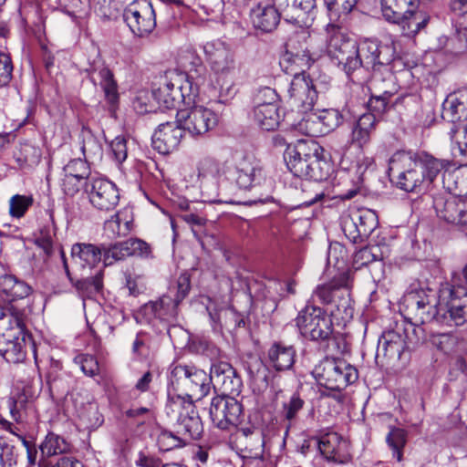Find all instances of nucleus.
<instances>
[{"instance_id":"f257e3e1","label":"nucleus","mask_w":467,"mask_h":467,"mask_svg":"<svg viewBox=\"0 0 467 467\" xmlns=\"http://www.w3.org/2000/svg\"><path fill=\"white\" fill-rule=\"evenodd\" d=\"M405 303L410 314L421 324L436 321L442 326L458 327L467 322V287L460 277L439 294L429 287L412 290Z\"/></svg>"},{"instance_id":"f03ea898","label":"nucleus","mask_w":467,"mask_h":467,"mask_svg":"<svg viewBox=\"0 0 467 467\" xmlns=\"http://www.w3.org/2000/svg\"><path fill=\"white\" fill-rule=\"evenodd\" d=\"M444 167V161L427 153L400 150L392 155L389 174L399 189L413 192L432 182Z\"/></svg>"},{"instance_id":"7ed1b4c3","label":"nucleus","mask_w":467,"mask_h":467,"mask_svg":"<svg viewBox=\"0 0 467 467\" xmlns=\"http://www.w3.org/2000/svg\"><path fill=\"white\" fill-rule=\"evenodd\" d=\"M319 146L313 140H298L288 147L285 160L288 170L296 177L322 182L329 174V164L320 159Z\"/></svg>"},{"instance_id":"20e7f679","label":"nucleus","mask_w":467,"mask_h":467,"mask_svg":"<svg viewBox=\"0 0 467 467\" xmlns=\"http://www.w3.org/2000/svg\"><path fill=\"white\" fill-rule=\"evenodd\" d=\"M419 0H380L383 17L401 26L402 34L414 36L424 28L430 17L422 12H416Z\"/></svg>"},{"instance_id":"39448f33","label":"nucleus","mask_w":467,"mask_h":467,"mask_svg":"<svg viewBox=\"0 0 467 467\" xmlns=\"http://www.w3.org/2000/svg\"><path fill=\"white\" fill-rule=\"evenodd\" d=\"M154 99L164 109H175L181 102L190 103L197 95L189 77L182 72H168L160 86L153 89Z\"/></svg>"},{"instance_id":"423d86ee","label":"nucleus","mask_w":467,"mask_h":467,"mask_svg":"<svg viewBox=\"0 0 467 467\" xmlns=\"http://www.w3.org/2000/svg\"><path fill=\"white\" fill-rule=\"evenodd\" d=\"M313 376L326 389L340 391L358 378L357 369L343 359L326 358L313 369Z\"/></svg>"},{"instance_id":"0eeeda50","label":"nucleus","mask_w":467,"mask_h":467,"mask_svg":"<svg viewBox=\"0 0 467 467\" xmlns=\"http://www.w3.org/2000/svg\"><path fill=\"white\" fill-rule=\"evenodd\" d=\"M355 49L354 58L349 63L353 72L359 67L377 70L380 67L388 66L395 57L392 45H382L374 39H364L356 43Z\"/></svg>"},{"instance_id":"6e6552de","label":"nucleus","mask_w":467,"mask_h":467,"mask_svg":"<svg viewBox=\"0 0 467 467\" xmlns=\"http://www.w3.org/2000/svg\"><path fill=\"white\" fill-rule=\"evenodd\" d=\"M170 380L174 389L197 400L205 397L210 391L209 375L195 367L174 366Z\"/></svg>"},{"instance_id":"1a4fd4ad","label":"nucleus","mask_w":467,"mask_h":467,"mask_svg":"<svg viewBox=\"0 0 467 467\" xmlns=\"http://www.w3.org/2000/svg\"><path fill=\"white\" fill-rule=\"evenodd\" d=\"M301 335L312 340H325L333 331L331 318L318 306L306 305L295 319Z\"/></svg>"},{"instance_id":"9d476101","label":"nucleus","mask_w":467,"mask_h":467,"mask_svg":"<svg viewBox=\"0 0 467 467\" xmlns=\"http://www.w3.org/2000/svg\"><path fill=\"white\" fill-rule=\"evenodd\" d=\"M176 119L177 123L192 137L205 135L218 123L217 114L202 105L179 109Z\"/></svg>"},{"instance_id":"9b49d317","label":"nucleus","mask_w":467,"mask_h":467,"mask_svg":"<svg viewBox=\"0 0 467 467\" xmlns=\"http://www.w3.org/2000/svg\"><path fill=\"white\" fill-rule=\"evenodd\" d=\"M327 32V54L338 66H342L344 71L349 76L353 73L350 67V60H353L356 49V42L348 37L341 31L340 27L336 24H328L326 28Z\"/></svg>"},{"instance_id":"f8f14e48","label":"nucleus","mask_w":467,"mask_h":467,"mask_svg":"<svg viewBox=\"0 0 467 467\" xmlns=\"http://www.w3.org/2000/svg\"><path fill=\"white\" fill-rule=\"evenodd\" d=\"M123 20L130 31L138 36H144L156 26V14L150 0H136L123 11Z\"/></svg>"},{"instance_id":"ddd939ff","label":"nucleus","mask_w":467,"mask_h":467,"mask_svg":"<svg viewBox=\"0 0 467 467\" xmlns=\"http://www.w3.org/2000/svg\"><path fill=\"white\" fill-rule=\"evenodd\" d=\"M226 172L223 164L211 157L201 159L197 163V174L191 182L199 183L202 194L207 202H218V179Z\"/></svg>"},{"instance_id":"4468645a","label":"nucleus","mask_w":467,"mask_h":467,"mask_svg":"<svg viewBox=\"0 0 467 467\" xmlns=\"http://www.w3.org/2000/svg\"><path fill=\"white\" fill-rule=\"evenodd\" d=\"M85 192L90 204L98 211L110 212L119 204V189L106 178L91 177L86 182Z\"/></svg>"},{"instance_id":"2eb2a0df","label":"nucleus","mask_w":467,"mask_h":467,"mask_svg":"<svg viewBox=\"0 0 467 467\" xmlns=\"http://www.w3.org/2000/svg\"><path fill=\"white\" fill-rule=\"evenodd\" d=\"M203 52L208 66L217 77V81L234 71V54L226 43L221 40L209 41L204 44Z\"/></svg>"},{"instance_id":"dca6fc26","label":"nucleus","mask_w":467,"mask_h":467,"mask_svg":"<svg viewBox=\"0 0 467 467\" xmlns=\"http://www.w3.org/2000/svg\"><path fill=\"white\" fill-rule=\"evenodd\" d=\"M317 82L304 72L296 74L287 89V102L301 112L311 109L317 98Z\"/></svg>"},{"instance_id":"f3484780","label":"nucleus","mask_w":467,"mask_h":467,"mask_svg":"<svg viewBox=\"0 0 467 467\" xmlns=\"http://www.w3.org/2000/svg\"><path fill=\"white\" fill-rule=\"evenodd\" d=\"M241 412V404L234 398L225 396L213 398L209 409L213 425L221 430H229L235 426Z\"/></svg>"},{"instance_id":"a211bd4d","label":"nucleus","mask_w":467,"mask_h":467,"mask_svg":"<svg viewBox=\"0 0 467 467\" xmlns=\"http://www.w3.org/2000/svg\"><path fill=\"white\" fill-rule=\"evenodd\" d=\"M209 381L213 383L215 389L221 391L222 396L234 398L242 391V379L227 362H217L212 365Z\"/></svg>"},{"instance_id":"6ab92c4d","label":"nucleus","mask_w":467,"mask_h":467,"mask_svg":"<svg viewBox=\"0 0 467 467\" xmlns=\"http://www.w3.org/2000/svg\"><path fill=\"white\" fill-rule=\"evenodd\" d=\"M433 206L439 218L467 232V202L455 196L435 197Z\"/></svg>"},{"instance_id":"aec40b11","label":"nucleus","mask_w":467,"mask_h":467,"mask_svg":"<svg viewBox=\"0 0 467 467\" xmlns=\"http://www.w3.org/2000/svg\"><path fill=\"white\" fill-rule=\"evenodd\" d=\"M320 453L329 462L344 464L350 461L349 444L337 432H327L317 440Z\"/></svg>"},{"instance_id":"412c9836","label":"nucleus","mask_w":467,"mask_h":467,"mask_svg":"<svg viewBox=\"0 0 467 467\" xmlns=\"http://www.w3.org/2000/svg\"><path fill=\"white\" fill-rule=\"evenodd\" d=\"M225 179L241 190H248L262 177L261 168L251 160L244 158L224 172Z\"/></svg>"},{"instance_id":"4be33fe9","label":"nucleus","mask_w":467,"mask_h":467,"mask_svg":"<svg viewBox=\"0 0 467 467\" xmlns=\"http://www.w3.org/2000/svg\"><path fill=\"white\" fill-rule=\"evenodd\" d=\"M183 129L175 122L160 124L152 136V146L161 154L175 150L182 139Z\"/></svg>"},{"instance_id":"5701e85b","label":"nucleus","mask_w":467,"mask_h":467,"mask_svg":"<svg viewBox=\"0 0 467 467\" xmlns=\"http://www.w3.org/2000/svg\"><path fill=\"white\" fill-rule=\"evenodd\" d=\"M178 306L171 296L164 295L142 306L140 314L148 323L155 320L170 322L176 317Z\"/></svg>"},{"instance_id":"b1692460","label":"nucleus","mask_w":467,"mask_h":467,"mask_svg":"<svg viewBox=\"0 0 467 467\" xmlns=\"http://www.w3.org/2000/svg\"><path fill=\"white\" fill-rule=\"evenodd\" d=\"M286 21L306 26L316 6V0H275Z\"/></svg>"},{"instance_id":"393cba45","label":"nucleus","mask_w":467,"mask_h":467,"mask_svg":"<svg viewBox=\"0 0 467 467\" xmlns=\"http://www.w3.org/2000/svg\"><path fill=\"white\" fill-rule=\"evenodd\" d=\"M236 446L250 458H260L264 453L263 431L255 427H243L235 433Z\"/></svg>"},{"instance_id":"a878e982","label":"nucleus","mask_w":467,"mask_h":467,"mask_svg":"<svg viewBox=\"0 0 467 467\" xmlns=\"http://www.w3.org/2000/svg\"><path fill=\"white\" fill-rule=\"evenodd\" d=\"M90 80L94 84H99L105 94V99L114 106L119 101L118 84L114 78L112 71L104 64L92 67L88 70Z\"/></svg>"},{"instance_id":"bb28decb","label":"nucleus","mask_w":467,"mask_h":467,"mask_svg":"<svg viewBox=\"0 0 467 467\" xmlns=\"http://www.w3.org/2000/svg\"><path fill=\"white\" fill-rule=\"evenodd\" d=\"M283 16L278 6L269 3H259L251 10V21L256 29L272 32L276 28Z\"/></svg>"},{"instance_id":"cd10ccee","label":"nucleus","mask_w":467,"mask_h":467,"mask_svg":"<svg viewBox=\"0 0 467 467\" xmlns=\"http://www.w3.org/2000/svg\"><path fill=\"white\" fill-rule=\"evenodd\" d=\"M441 116L452 123L467 119V87L447 96L442 104Z\"/></svg>"},{"instance_id":"c85d7f7f","label":"nucleus","mask_w":467,"mask_h":467,"mask_svg":"<svg viewBox=\"0 0 467 467\" xmlns=\"http://www.w3.org/2000/svg\"><path fill=\"white\" fill-rule=\"evenodd\" d=\"M308 38V31L301 30L290 37L286 43L287 52L291 54L294 62H298L302 67H308L316 56L307 42Z\"/></svg>"},{"instance_id":"c756f323","label":"nucleus","mask_w":467,"mask_h":467,"mask_svg":"<svg viewBox=\"0 0 467 467\" xmlns=\"http://www.w3.org/2000/svg\"><path fill=\"white\" fill-rule=\"evenodd\" d=\"M59 254L61 256L63 266L66 272L67 276L68 277L71 284L75 286L78 293L82 297H90L94 294L100 291L103 286V271L101 269L97 270L96 273L91 276L83 277L76 282L73 281L71 277L70 271L68 268V265L67 262V258L65 253L61 247L58 248Z\"/></svg>"},{"instance_id":"7c9ffc66","label":"nucleus","mask_w":467,"mask_h":467,"mask_svg":"<svg viewBox=\"0 0 467 467\" xmlns=\"http://www.w3.org/2000/svg\"><path fill=\"white\" fill-rule=\"evenodd\" d=\"M296 358V350L293 346L282 342H275L267 351L266 362L268 366L277 371L290 369Z\"/></svg>"},{"instance_id":"2f4dec72","label":"nucleus","mask_w":467,"mask_h":467,"mask_svg":"<svg viewBox=\"0 0 467 467\" xmlns=\"http://www.w3.org/2000/svg\"><path fill=\"white\" fill-rule=\"evenodd\" d=\"M350 284V272L344 270L335 275L328 283L317 285L312 296L317 298L320 303L327 305L332 302L337 291L349 287Z\"/></svg>"},{"instance_id":"473e14b6","label":"nucleus","mask_w":467,"mask_h":467,"mask_svg":"<svg viewBox=\"0 0 467 467\" xmlns=\"http://www.w3.org/2000/svg\"><path fill=\"white\" fill-rule=\"evenodd\" d=\"M71 257L82 268H93L100 263L102 250L92 244L77 243L72 245Z\"/></svg>"},{"instance_id":"72a5a7b5","label":"nucleus","mask_w":467,"mask_h":467,"mask_svg":"<svg viewBox=\"0 0 467 467\" xmlns=\"http://www.w3.org/2000/svg\"><path fill=\"white\" fill-rule=\"evenodd\" d=\"M32 288L16 276L5 275L0 277V294L5 301L12 302L27 297Z\"/></svg>"},{"instance_id":"f704fd0d","label":"nucleus","mask_w":467,"mask_h":467,"mask_svg":"<svg viewBox=\"0 0 467 467\" xmlns=\"http://www.w3.org/2000/svg\"><path fill=\"white\" fill-rule=\"evenodd\" d=\"M443 187L452 195L467 197V165H462L442 175Z\"/></svg>"},{"instance_id":"c9c22d12","label":"nucleus","mask_w":467,"mask_h":467,"mask_svg":"<svg viewBox=\"0 0 467 467\" xmlns=\"http://www.w3.org/2000/svg\"><path fill=\"white\" fill-rule=\"evenodd\" d=\"M0 331L9 335H23L24 332H26L24 313L14 306H0Z\"/></svg>"},{"instance_id":"e433bc0d","label":"nucleus","mask_w":467,"mask_h":467,"mask_svg":"<svg viewBox=\"0 0 467 467\" xmlns=\"http://www.w3.org/2000/svg\"><path fill=\"white\" fill-rule=\"evenodd\" d=\"M377 118L373 113H365L357 120L351 133V142L362 149L369 140L375 130Z\"/></svg>"},{"instance_id":"4c0bfd02","label":"nucleus","mask_w":467,"mask_h":467,"mask_svg":"<svg viewBox=\"0 0 467 467\" xmlns=\"http://www.w3.org/2000/svg\"><path fill=\"white\" fill-rule=\"evenodd\" d=\"M253 119L262 130H275L280 123L278 106L255 105L253 109Z\"/></svg>"},{"instance_id":"58836bf2","label":"nucleus","mask_w":467,"mask_h":467,"mask_svg":"<svg viewBox=\"0 0 467 467\" xmlns=\"http://www.w3.org/2000/svg\"><path fill=\"white\" fill-rule=\"evenodd\" d=\"M31 342V336L26 332L23 335H14L11 340H7L0 355L10 363H18L25 358V348Z\"/></svg>"},{"instance_id":"ea45409f","label":"nucleus","mask_w":467,"mask_h":467,"mask_svg":"<svg viewBox=\"0 0 467 467\" xmlns=\"http://www.w3.org/2000/svg\"><path fill=\"white\" fill-rule=\"evenodd\" d=\"M192 397L186 394H169L168 401L166 404V413L173 420H178L183 414L192 413L195 406L192 401Z\"/></svg>"},{"instance_id":"a19ab883","label":"nucleus","mask_w":467,"mask_h":467,"mask_svg":"<svg viewBox=\"0 0 467 467\" xmlns=\"http://www.w3.org/2000/svg\"><path fill=\"white\" fill-rule=\"evenodd\" d=\"M80 150L84 156V161H96L102 157V146L92 131L86 127L81 129L79 133Z\"/></svg>"},{"instance_id":"79ce46f5","label":"nucleus","mask_w":467,"mask_h":467,"mask_svg":"<svg viewBox=\"0 0 467 467\" xmlns=\"http://www.w3.org/2000/svg\"><path fill=\"white\" fill-rule=\"evenodd\" d=\"M403 350L404 341L395 331H388L379 339L378 353L382 351L386 357H400Z\"/></svg>"},{"instance_id":"37998d69","label":"nucleus","mask_w":467,"mask_h":467,"mask_svg":"<svg viewBox=\"0 0 467 467\" xmlns=\"http://www.w3.org/2000/svg\"><path fill=\"white\" fill-rule=\"evenodd\" d=\"M178 424V433L187 436L189 439H199L202 432V423L196 411L189 413L181 417L176 420Z\"/></svg>"},{"instance_id":"c03bdc74","label":"nucleus","mask_w":467,"mask_h":467,"mask_svg":"<svg viewBox=\"0 0 467 467\" xmlns=\"http://www.w3.org/2000/svg\"><path fill=\"white\" fill-rule=\"evenodd\" d=\"M353 221L356 222L358 234L368 236L378 227L377 213L368 208H361L353 213Z\"/></svg>"},{"instance_id":"a18cd8bd","label":"nucleus","mask_w":467,"mask_h":467,"mask_svg":"<svg viewBox=\"0 0 467 467\" xmlns=\"http://www.w3.org/2000/svg\"><path fill=\"white\" fill-rule=\"evenodd\" d=\"M69 450L70 446L67 441L55 433H48L40 445L42 456L47 458L67 453Z\"/></svg>"},{"instance_id":"49530a36","label":"nucleus","mask_w":467,"mask_h":467,"mask_svg":"<svg viewBox=\"0 0 467 467\" xmlns=\"http://www.w3.org/2000/svg\"><path fill=\"white\" fill-rule=\"evenodd\" d=\"M132 227V221L123 218V213H117L104 223V229L111 238L127 235Z\"/></svg>"},{"instance_id":"de8ad7c7","label":"nucleus","mask_w":467,"mask_h":467,"mask_svg":"<svg viewBox=\"0 0 467 467\" xmlns=\"http://www.w3.org/2000/svg\"><path fill=\"white\" fill-rule=\"evenodd\" d=\"M386 442L399 462L403 458V449L407 443V431L400 428H391L386 437Z\"/></svg>"},{"instance_id":"09e8293b","label":"nucleus","mask_w":467,"mask_h":467,"mask_svg":"<svg viewBox=\"0 0 467 467\" xmlns=\"http://www.w3.org/2000/svg\"><path fill=\"white\" fill-rule=\"evenodd\" d=\"M322 134H327L337 129L342 122L343 117L336 109H326L317 111Z\"/></svg>"},{"instance_id":"8fccbe9b","label":"nucleus","mask_w":467,"mask_h":467,"mask_svg":"<svg viewBox=\"0 0 467 467\" xmlns=\"http://www.w3.org/2000/svg\"><path fill=\"white\" fill-rule=\"evenodd\" d=\"M358 0H324L331 21H337L342 16L349 14Z\"/></svg>"},{"instance_id":"3c124183","label":"nucleus","mask_w":467,"mask_h":467,"mask_svg":"<svg viewBox=\"0 0 467 467\" xmlns=\"http://www.w3.org/2000/svg\"><path fill=\"white\" fill-rule=\"evenodd\" d=\"M296 129L306 136H323L317 111L310 112L303 117L302 119L296 124Z\"/></svg>"},{"instance_id":"603ef678","label":"nucleus","mask_w":467,"mask_h":467,"mask_svg":"<svg viewBox=\"0 0 467 467\" xmlns=\"http://www.w3.org/2000/svg\"><path fill=\"white\" fill-rule=\"evenodd\" d=\"M63 10L75 18L84 17L89 11V0H59Z\"/></svg>"},{"instance_id":"864d4df0","label":"nucleus","mask_w":467,"mask_h":467,"mask_svg":"<svg viewBox=\"0 0 467 467\" xmlns=\"http://www.w3.org/2000/svg\"><path fill=\"white\" fill-rule=\"evenodd\" d=\"M32 204L31 196L14 195L9 201V213L13 218H22Z\"/></svg>"},{"instance_id":"5fc2aeb1","label":"nucleus","mask_w":467,"mask_h":467,"mask_svg":"<svg viewBox=\"0 0 467 467\" xmlns=\"http://www.w3.org/2000/svg\"><path fill=\"white\" fill-rule=\"evenodd\" d=\"M393 95L392 90L385 89L379 94H372L368 100L369 113H373L378 119L383 112L386 111L389 100Z\"/></svg>"},{"instance_id":"6e6d98bb","label":"nucleus","mask_w":467,"mask_h":467,"mask_svg":"<svg viewBox=\"0 0 467 467\" xmlns=\"http://www.w3.org/2000/svg\"><path fill=\"white\" fill-rule=\"evenodd\" d=\"M346 254L347 251L342 244L339 243L331 244L327 251V265L337 270L343 269L346 265Z\"/></svg>"},{"instance_id":"4d7b16f0","label":"nucleus","mask_w":467,"mask_h":467,"mask_svg":"<svg viewBox=\"0 0 467 467\" xmlns=\"http://www.w3.org/2000/svg\"><path fill=\"white\" fill-rule=\"evenodd\" d=\"M64 173L80 180H88L89 175V167L88 161L81 158L71 160L63 169Z\"/></svg>"},{"instance_id":"13d9d810","label":"nucleus","mask_w":467,"mask_h":467,"mask_svg":"<svg viewBox=\"0 0 467 467\" xmlns=\"http://www.w3.org/2000/svg\"><path fill=\"white\" fill-rule=\"evenodd\" d=\"M157 444L160 450L163 451H171L174 448L182 447L185 444L182 438L168 431H161L157 436Z\"/></svg>"},{"instance_id":"bf43d9fd","label":"nucleus","mask_w":467,"mask_h":467,"mask_svg":"<svg viewBox=\"0 0 467 467\" xmlns=\"http://www.w3.org/2000/svg\"><path fill=\"white\" fill-rule=\"evenodd\" d=\"M74 360L76 364L79 365L85 375L93 377L99 373V363L93 356L88 354H80L77 356Z\"/></svg>"},{"instance_id":"052dcab7","label":"nucleus","mask_w":467,"mask_h":467,"mask_svg":"<svg viewBox=\"0 0 467 467\" xmlns=\"http://www.w3.org/2000/svg\"><path fill=\"white\" fill-rule=\"evenodd\" d=\"M110 150L117 164H121L128 156L127 141L125 138L118 136L110 142Z\"/></svg>"},{"instance_id":"680f3d73","label":"nucleus","mask_w":467,"mask_h":467,"mask_svg":"<svg viewBox=\"0 0 467 467\" xmlns=\"http://www.w3.org/2000/svg\"><path fill=\"white\" fill-rule=\"evenodd\" d=\"M376 260L377 255L373 253L372 248L364 247L355 253L353 257V265L356 269H358Z\"/></svg>"},{"instance_id":"e2e57ef3","label":"nucleus","mask_w":467,"mask_h":467,"mask_svg":"<svg viewBox=\"0 0 467 467\" xmlns=\"http://www.w3.org/2000/svg\"><path fill=\"white\" fill-rule=\"evenodd\" d=\"M277 100L278 96L275 90L268 87H264L260 88L256 94L255 105L278 106Z\"/></svg>"},{"instance_id":"0e129e2a","label":"nucleus","mask_w":467,"mask_h":467,"mask_svg":"<svg viewBox=\"0 0 467 467\" xmlns=\"http://www.w3.org/2000/svg\"><path fill=\"white\" fill-rule=\"evenodd\" d=\"M13 71V65L8 55L0 52V87L9 83Z\"/></svg>"},{"instance_id":"69168bd1","label":"nucleus","mask_w":467,"mask_h":467,"mask_svg":"<svg viewBox=\"0 0 467 467\" xmlns=\"http://www.w3.org/2000/svg\"><path fill=\"white\" fill-rule=\"evenodd\" d=\"M39 467H84L83 463L72 456H62L56 463L43 459L39 462Z\"/></svg>"},{"instance_id":"338daca9","label":"nucleus","mask_w":467,"mask_h":467,"mask_svg":"<svg viewBox=\"0 0 467 467\" xmlns=\"http://www.w3.org/2000/svg\"><path fill=\"white\" fill-rule=\"evenodd\" d=\"M126 257L119 243L104 249L103 263L105 265H111L115 262L124 260Z\"/></svg>"},{"instance_id":"774afa93","label":"nucleus","mask_w":467,"mask_h":467,"mask_svg":"<svg viewBox=\"0 0 467 467\" xmlns=\"http://www.w3.org/2000/svg\"><path fill=\"white\" fill-rule=\"evenodd\" d=\"M450 137L451 141L457 145L460 152L465 155L467 151V127L457 130L451 129Z\"/></svg>"}]
</instances>
